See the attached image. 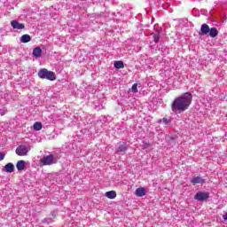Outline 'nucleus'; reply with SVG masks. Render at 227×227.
I'll use <instances>...</instances> for the list:
<instances>
[{"instance_id": "4", "label": "nucleus", "mask_w": 227, "mask_h": 227, "mask_svg": "<svg viewBox=\"0 0 227 227\" xmlns=\"http://www.w3.org/2000/svg\"><path fill=\"white\" fill-rule=\"evenodd\" d=\"M40 163L42 166H52L54 164V155L50 154L44 156L43 159L40 160Z\"/></svg>"}, {"instance_id": "12", "label": "nucleus", "mask_w": 227, "mask_h": 227, "mask_svg": "<svg viewBox=\"0 0 227 227\" xmlns=\"http://www.w3.org/2000/svg\"><path fill=\"white\" fill-rule=\"evenodd\" d=\"M14 170H15V165H13V163H7L5 165L6 173H13Z\"/></svg>"}, {"instance_id": "11", "label": "nucleus", "mask_w": 227, "mask_h": 227, "mask_svg": "<svg viewBox=\"0 0 227 227\" xmlns=\"http://www.w3.org/2000/svg\"><path fill=\"white\" fill-rule=\"evenodd\" d=\"M208 34L211 38H215V36H217V35H219V30H217V28H215V27H211V28H209Z\"/></svg>"}, {"instance_id": "17", "label": "nucleus", "mask_w": 227, "mask_h": 227, "mask_svg": "<svg viewBox=\"0 0 227 227\" xmlns=\"http://www.w3.org/2000/svg\"><path fill=\"white\" fill-rule=\"evenodd\" d=\"M127 145L126 144H123L121 145H120L117 149H116V152L118 153H125V152H127Z\"/></svg>"}, {"instance_id": "16", "label": "nucleus", "mask_w": 227, "mask_h": 227, "mask_svg": "<svg viewBox=\"0 0 227 227\" xmlns=\"http://www.w3.org/2000/svg\"><path fill=\"white\" fill-rule=\"evenodd\" d=\"M114 67L120 70V68H125V64L121 60H117L114 63Z\"/></svg>"}, {"instance_id": "6", "label": "nucleus", "mask_w": 227, "mask_h": 227, "mask_svg": "<svg viewBox=\"0 0 227 227\" xmlns=\"http://www.w3.org/2000/svg\"><path fill=\"white\" fill-rule=\"evenodd\" d=\"M208 33H210V27L207 23L202 24L200 27V32L199 35H208Z\"/></svg>"}, {"instance_id": "20", "label": "nucleus", "mask_w": 227, "mask_h": 227, "mask_svg": "<svg viewBox=\"0 0 227 227\" xmlns=\"http://www.w3.org/2000/svg\"><path fill=\"white\" fill-rule=\"evenodd\" d=\"M131 90L133 91V93H137V83L132 85Z\"/></svg>"}, {"instance_id": "13", "label": "nucleus", "mask_w": 227, "mask_h": 227, "mask_svg": "<svg viewBox=\"0 0 227 227\" xmlns=\"http://www.w3.org/2000/svg\"><path fill=\"white\" fill-rule=\"evenodd\" d=\"M31 40V35L25 34L20 37L21 43H29V41Z\"/></svg>"}, {"instance_id": "23", "label": "nucleus", "mask_w": 227, "mask_h": 227, "mask_svg": "<svg viewBox=\"0 0 227 227\" xmlns=\"http://www.w3.org/2000/svg\"><path fill=\"white\" fill-rule=\"evenodd\" d=\"M147 146H152V145H150V144H147Z\"/></svg>"}, {"instance_id": "14", "label": "nucleus", "mask_w": 227, "mask_h": 227, "mask_svg": "<svg viewBox=\"0 0 227 227\" xmlns=\"http://www.w3.org/2000/svg\"><path fill=\"white\" fill-rule=\"evenodd\" d=\"M105 196L108 198V200H114V198H116V192L115 191L106 192L105 193Z\"/></svg>"}, {"instance_id": "5", "label": "nucleus", "mask_w": 227, "mask_h": 227, "mask_svg": "<svg viewBox=\"0 0 227 227\" xmlns=\"http://www.w3.org/2000/svg\"><path fill=\"white\" fill-rule=\"evenodd\" d=\"M27 147L26 145H20L16 148V153L20 157H24L27 155Z\"/></svg>"}, {"instance_id": "15", "label": "nucleus", "mask_w": 227, "mask_h": 227, "mask_svg": "<svg viewBox=\"0 0 227 227\" xmlns=\"http://www.w3.org/2000/svg\"><path fill=\"white\" fill-rule=\"evenodd\" d=\"M152 35L153 37V42L159 43V41L160 40V31L157 30L156 33L152 34Z\"/></svg>"}, {"instance_id": "22", "label": "nucleus", "mask_w": 227, "mask_h": 227, "mask_svg": "<svg viewBox=\"0 0 227 227\" xmlns=\"http://www.w3.org/2000/svg\"><path fill=\"white\" fill-rule=\"evenodd\" d=\"M160 121H161V120H160ZM162 121H164V123H165L166 125H168V123H169L171 121H168V119H166V117H164V118L162 119Z\"/></svg>"}, {"instance_id": "10", "label": "nucleus", "mask_w": 227, "mask_h": 227, "mask_svg": "<svg viewBox=\"0 0 227 227\" xmlns=\"http://www.w3.org/2000/svg\"><path fill=\"white\" fill-rule=\"evenodd\" d=\"M16 168L18 169V171H24V169L26 168V161L24 160H19L16 164Z\"/></svg>"}, {"instance_id": "2", "label": "nucleus", "mask_w": 227, "mask_h": 227, "mask_svg": "<svg viewBox=\"0 0 227 227\" xmlns=\"http://www.w3.org/2000/svg\"><path fill=\"white\" fill-rule=\"evenodd\" d=\"M38 77H40V79H47L48 81H56L54 72L48 71L46 68H43L38 72Z\"/></svg>"}, {"instance_id": "1", "label": "nucleus", "mask_w": 227, "mask_h": 227, "mask_svg": "<svg viewBox=\"0 0 227 227\" xmlns=\"http://www.w3.org/2000/svg\"><path fill=\"white\" fill-rule=\"evenodd\" d=\"M191 104H192V94L191 92H186L174 99L171 105V109L173 113H176V111L184 113V111L189 109Z\"/></svg>"}, {"instance_id": "3", "label": "nucleus", "mask_w": 227, "mask_h": 227, "mask_svg": "<svg viewBox=\"0 0 227 227\" xmlns=\"http://www.w3.org/2000/svg\"><path fill=\"white\" fill-rule=\"evenodd\" d=\"M208 198H210V192H198L194 196V200L197 201H207Z\"/></svg>"}, {"instance_id": "7", "label": "nucleus", "mask_w": 227, "mask_h": 227, "mask_svg": "<svg viewBox=\"0 0 227 227\" xmlns=\"http://www.w3.org/2000/svg\"><path fill=\"white\" fill-rule=\"evenodd\" d=\"M11 26L13 29H24L26 26L23 23H20L19 21L13 20L11 21Z\"/></svg>"}, {"instance_id": "19", "label": "nucleus", "mask_w": 227, "mask_h": 227, "mask_svg": "<svg viewBox=\"0 0 227 227\" xmlns=\"http://www.w3.org/2000/svg\"><path fill=\"white\" fill-rule=\"evenodd\" d=\"M34 130H42V122L36 121L34 123Z\"/></svg>"}, {"instance_id": "9", "label": "nucleus", "mask_w": 227, "mask_h": 227, "mask_svg": "<svg viewBox=\"0 0 227 227\" xmlns=\"http://www.w3.org/2000/svg\"><path fill=\"white\" fill-rule=\"evenodd\" d=\"M136 196H137L138 198H143V196H145L146 194V191L145 190V188L140 187L137 188L135 192Z\"/></svg>"}, {"instance_id": "18", "label": "nucleus", "mask_w": 227, "mask_h": 227, "mask_svg": "<svg viewBox=\"0 0 227 227\" xmlns=\"http://www.w3.org/2000/svg\"><path fill=\"white\" fill-rule=\"evenodd\" d=\"M201 182H203V178H201L200 176H195L192 180V185H196V184H201Z\"/></svg>"}, {"instance_id": "8", "label": "nucleus", "mask_w": 227, "mask_h": 227, "mask_svg": "<svg viewBox=\"0 0 227 227\" xmlns=\"http://www.w3.org/2000/svg\"><path fill=\"white\" fill-rule=\"evenodd\" d=\"M32 55L34 56V58H42V48L40 47L34 48Z\"/></svg>"}, {"instance_id": "21", "label": "nucleus", "mask_w": 227, "mask_h": 227, "mask_svg": "<svg viewBox=\"0 0 227 227\" xmlns=\"http://www.w3.org/2000/svg\"><path fill=\"white\" fill-rule=\"evenodd\" d=\"M4 157H6V154L4 153H0V161L4 160Z\"/></svg>"}]
</instances>
